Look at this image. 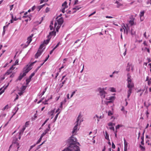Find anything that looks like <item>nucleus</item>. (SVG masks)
<instances>
[{
    "label": "nucleus",
    "instance_id": "obj_39",
    "mask_svg": "<svg viewBox=\"0 0 151 151\" xmlns=\"http://www.w3.org/2000/svg\"><path fill=\"white\" fill-rule=\"evenodd\" d=\"M130 33L132 35H134L135 34V32L133 31L132 29H131Z\"/></svg>",
    "mask_w": 151,
    "mask_h": 151
},
{
    "label": "nucleus",
    "instance_id": "obj_41",
    "mask_svg": "<svg viewBox=\"0 0 151 151\" xmlns=\"http://www.w3.org/2000/svg\"><path fill=\"white\" fill-rule=\"evenodd\" d=\"M44 46V44H41L39 50H41L43 48Z\"/></svg>",
    "mask_w": 151,
    "mask_h": 151
},
{
    "label": "nucleus",
    "instance_id": "obj_24",
    "mask_svg": "<svg viewBox=\"0 0 151 151\" xmlns=\"http://www.w3.org/2000/svg\"><path fill=\"white\" fill-rule=\"evenodd\" d=\"M47 4H44L42 5H40L39 6H38L37 7V9H38V11H39L40 10L45 6L46 5H47Z\"/></svg>",
    "mask_w": 151,
    "mask_h": 151
},
{
    "label": "nucleus",
    "instance_id": "obj_50",
    "mask_svg": "<svg viewBox=\"0 0 151 151\" xmlns=\"http://www.w3.org/2000/svg\"><path fill=\"white\" fill-rule=\"evenodd\" d=\"M49 119H47L44 122V123L42 124V125L41 127H42L44 126V125L46 124V123L47 122Z\"/></svg>",
    "mask_w": 151,
    "mask_h": 151
},
{
    "label": "nucleus",
    "instance_id": "obj_4",
    "mask_svg": "<svg viewBox=\"0 0 151 151\" xmlns=\"http://www.w3.org/2000/svg\"><path fill=\"white\" fill-rule=\"evenodd\" d=\"M106 89V88L104 89V88H99L98 89V90L99 93V95L102 99L106 98V93L104 91V90Z\"/></svg>",
    "mask_w": 151,
    "mask_h": 151
},
{
    "label": "nucleus",
    "instance_id": "obj_40",
    "mask_svg": "<svg viewBox=\"0 0 151 151\" xmlns=\"http://www.w3.org/2000/svg\"><path fill=\"white\" fill-rule=\"evenodd\" d=\"M49 39H47L46 40H45L44 42V44L47 45L49 42Z\"/></svg>",
    "mask_w": 151,
    "mask_h": 151
},
{
    "label": "nucleus",
    "instance_id": "obj_54",
    "mask_svg": "<svg viewBox=\"0 0 151 151\" xmlns=\"http://www.w3.org/2000/svg\"><path fill=\"white\" fill-rule=\"evenodd\" d=\"M55 112V109H54V110H52L50 112L51 115H53V114Z\"/></svg>",
    "mask_w": 151,
    "mask_h": 151
},
{
    "label": "nucleus",
    "instance_id": "obj_48",
    "mask_svg": "<svg viewBox=\"0 0 151 151\" xmlns=\"http://www.w3.org/2000/svg\"><path fill=\"white\" fill-rule=\"evenodd\" d=\"M50 11V8L48 7H47L45 10V12L46 13H47Z\"/></svg>",
    "mask_w": 151,
    "mask_h": 151
},
{
    "label": "nucleus",
    "instance_id": "obj_64",
    "mask_svg": "<svg viewBox=\"0 0 151 151\" xmlns=\"http://www.w3.org/2000/svg\"><path fill=\"white\" fill-rule=\"evenodd\" d=\"M35 74V73H34L33 72L32 73V74L30 75L29 76H30V77H31L32 78V77L34 76Z\"/></svg>",
    "mask_w": 151,
    "mask_h": 151
},
{
    "label": "nucleus",
    "instance_id": "obj_38",
    "mask_svg": "<svg viewBox=\"0 0 151 151\" xmlns=\"http://www.w3.org/2000/svg\"><path fill=\"white\" fill-rule=\"evenodd\" d=\"M26 127H23V128L21 130L20 132L19 133V134H20L21 133H23L24 130H25Z\"/></svg>",
    "mask_w": 151,
    "mask_h": 151
},
{
    "label": "nucleus",
    "instance_id": "obj_46",
    "mask_svg": "<svg viewBox=\"0 0 151 151\" xmlns=\"http://www.w3.org/2000/svg\"><path fill=\"white\" fill-rule=\"evenodd\" d=\"M27 40L29 41V43H30L32 40V38L30 37H28L27 39Z\"/></svg>",
    "mask_w": 151,
    "mask_h": 151
},
{
    "label": "nucleus",
    "instance_id": "obj_28",
    "mask_svg": "<svg viewBox=\"0 0 151 151\" xmlns=\"http://www.w3.org/2000/svg\"><path fill=\"white\" fill-rule=\"evenodd\" d=\"M10 108V107L8 105H7L2 109V110L4 111L6 109H7L9 108Z\"/></svg>",
    "mask_w": 151,
    "mask_h": 151
},
{
    "label": "nucleus",
    "instance_id": "obj_6",
    "mask_svg": "<svg viewBox=\"0 0 151 151\" xmlns=\"http://www.w3.org/2000/svg\"><path fill=\"white\" fill-rule=\"evenodd\" d=\"M63 19L62 18H60L56 20L54 25L55 28L56 27L57 25L59 27H60L63 22Z\"/></svg>",
    "mask_w": 151,
    "mask_h": 151
},
{
    "label": "nucleus",
    "instance_id": "obj_13",
    "mask_svg": "<svg viewBox=\"0 0 151 151\" xmlns=\"http://www.w3.org/2000/svg\"><path fill=\"white\" fill-rule=\"evenodd\" d=\"M42 51L40 50H38L37 53L35 54V57L36 58H37L38 57L40 56L42 53Z\"/></svg>",
    "mask_w": 151,
    "mask_h": 151
},
{
    "label": "nucleus",
    "instance_id": "obj_22",
    "mask_svg": "<svg viewBox=\"0 0 151 151\" xmlns=\"http://www.w3.org/2000/svg\"><path fill=\"white\" fill-rule=\"evenodd\" d=\"M78 145L80 146V144L76 141V151H80V148Z\"/></svg>",
    "mask_w": 151,
    "mask_h": 151
},
{
    "label": "nucleus",
    "instance_id": "obj_21",
    "mask_svg": "<svg viewBox=\"0 0 151 151\" xmlns=\"http://www.w3.org/2000/svg\"><path fill=\"white\" fill-rule=\"evenodd\" d=\"M134 18L132 17L131 19L129 21V23L131 26L133 25L134 24Z\"/></svg>",
    "mask_w": 151,
    "mask_h": 151
},
{
    "label": "nucleus",
    "instance_id": "obj_56",
    "mask_svg": "<svg viewBox=\"0 0 151 151\" xmlns=\"http://www.w3.org/2000/svg\"><path fill=\"white\" fill-rule=\"evenodd\" d=\"M115 145L114 143L113 142H112V148L113 149H114L115 148Z\"/></svg>",
    "mask_w": 151,
    "mask_h": 151
},
{
    "label": "nucleus",
    "instance_id": "obj_25",
    "mask_svg": "<svg viewBox=\"0 0 151 151\" xmlns=\"http://www.w3.org/2000/svg\"><path fill=\"white\" fill-rule=\"evenodd\" d=\"M10 15L11 16V18L12 19H14V20L15 21H17L18 20V19L16 18V17L15 16L14 18H13V14L12 12L10 13Z\"/></svg>",
    "mask_w": 151,
    "mask_h": 151
},
{
    "label": "nucleus",
    "instance_id": "obj_51",
    "mask_svg": "<svg viewBox=\"0 0 151 151\" xmlns=\"http://www.w3.org/2000/svg\"><path fill=\"white\" fill-rule=\"evenodd\" d=\"M29 124V122H26L25 124L24 127H27L28 126V125Z\"/></svg>",
    "mask_w": 151,
    "mask_h": 151
},
{
    "label": "nucleus",
    "instance_id": "obj_45",
    "mask_svg": "<svg viewBox=\"0 0 151 151\" xmlns=\"http://www.w3.org/2000/svg\"><path fill=\"white\" fill-rule=\"evenodd\" d=\"M37 144H36V143L35 144H34V145H32L30 146V148L29 149V151H30V150L32 149L33 147H35V145H37Z\"/></svg>",
    "mask_w": 151,
    "mask_h": 151
},
{
    "label": "nucleus",
    "instance_id": "obj_29",
    "mask_svg": "<svg viewBox=\"0 0 151 151\" xmlns=\"http://www.w3.org/2000/svg\"><path fill=\"white\" fill-rule=\"evenodd\" d=\"M145 12L144 11H143L140 12L139 14V16L140 17H144V14L145 13Z\"/></svg>",
    "mask_w": 151,
    "mask_h": 151
},
{
    "label": "nucleus",
    "instance_id": "obj_44",
    "mask_svg": "<svg viewBox=\"0 0 151 151\" xmlns=\"http://www.w3.org/2000/svg\"><path fill=\"white\" fill-rule=\"evenodd\" d=\"M19 109V108L17 107H15L14 109L13 110V111H16V112H17Z\"/></svg>",
    "mask_w": 151,
    "mask_h": 151
},
{
    "label": "nucleus",
    "instance_id": "obj_9",
    "mask_svg": "<svg viewBox=\"0 0 151 151\" xmlns=\"http://www.w3.org/2000/svg\"><path fill=\"white\" fill-rule=\"evenodd\" d=\"M108 125L109 127V129L111 130L114 131V126L115 124L111 122H110L108 124Z\"/></svg>",
    "mask_w": 151,
    "mask_h": 151
},
{
    "label": "nucleus",
    "instance_id": "obj_27",
    "mask_svg": "<svg viewBox=\"0 0 151 151\" xmlns=\"http://www.w3.org/2000/svg\"><path fill=\"white\" fill-rule=\"evenodd\" d=\"M105 138L106 139H107L108 141H110V139L109 138V135L108 133L106 132V135L105 136Z\"/></svg>",
    "mask_w": 151,
    "mask_h": 151
},
{
    "label": "nucleus",
    "instance_id": "obj_62",
    "mask_svg": "<svg viewBox=\"0 0 151 151\" xmlns=\"http://www.w3.org/2000/svg\"><path fill=\"white\" fill-rule=\"evenodd\" d=\"M50 130H49V129L47 128L44 131V132L46 134Z\"/></svg>",
    "mask_w": 151,
    "mask_h": 151
},
{
    "label": "nucleus",
    "instance_id": "obj_1",
    "mask_svg": "<svg viewBox=\"0 0 151 151\" xmlns=\"http://www.w3.org/2000/svg\"><path fill=\"white\" fill-rule=\"evenodd\" d=\"M76 125L73 128L72 132V135L68 140V142L70 144L69 146L64 149L62 151H76Z\"/></svg>",
    "mask_w": 151,
    "mask_h": 151
},
{
    "label": "nucleus",
    "instance_id": "obj_31",
    "mask_svg": "<svg viewBox=\"0 0 151 151\" xmlns=\"http://www.w3.org/2000/svg\"><path fill=\"white\" fill-rule=\"evenodd\" d=\"M109 90L110 91L112 92H116V90L115 88L113 87H111L109 88Z\"/></svg>",
    "mask_w": 151,
    "mask_h": 151
},
{
    "label": "nucleus",
    "instance_id": "obj_53",
    "mask_svg": "<svg viewBox=\"0 0 151 151\" xmlns=\"http://www.w3.org/2000/svg\"><path fill=\"white\" fill-rule=\"evenodd\" d=\"M60 27H59L58 25H57V26H56L55 28H56V31L57 32H58V29L60 28ZM54 28H55V27H54Z\"/></svg>",
    "mask_w": 151,
    "mask_h": 151
},
{
    "label": "nucleus",
    "instance_id": "obj_37",
    "mask_svg": "<svg viewBox=\"0 0 151 151\" xmlns=\"http://www.w3.org/2000/svg\"><path fill=\"white\" fill-rule=\"evenodd\" d=\"M42 137H41V136L40 137L39 139L37 141L36 143V144H39L40 142H41V141L42 139Z\"/></svg>",
    "mask_w": 151,
    "mask_h": 151
},
{
    "label": "nucleus",
    "instance_id": "obj_8",
    "mask_svg": "<svg viewBox=\"0 0 151 151\" xmlns=\"http://www.w3.org/2000/svg\"><path fill=\"white\" fill-rule=\"evenodd\" d=\"M105 99L106 100H110L109 101H107L108 103H110L112 102V101L114 100L115 97L113 96L106 97L105 98Z\"/></svg>",
    "mask_w": 151,
    "mask_h": 151
},
{
    "label": "nucleus",
    "instance_id": "obj_20",
    "mask_svg": "<svg viewBox=\"0 0 151 151\" xmlns=\"http://www.w3.org/2000/svg\"><path fill=\"white\" fill-rule=\"evenodd\" d=\"M124 150H127V147L128 143L126 142V140L124 139Z\"/></svg>",
    "mask_w": 151,
    "mask_h": 151
},
{
    "label": "nucleus",
    "instance_id": "obj_47",
    "mask_svg": "<svg viewBox=\"0 0 151 151\" xmlns=\"http://www.w3.org/2000/svg\"><path fill=\"white\" fill-rule=\"evenodd\" d=\"M139 147L142 150H145V148L141 145H140Z\"/></svg>",
    "mask_w": 151,
    "mask_h": 151
},
{
    "label": "nucleus",
    "instance_id": "obj_18",
    "mask_svg": "<svg viewBox=\"0 0 151 151\" xmlns=\"http://www.w3.org/2000/svg\"><path fill=\"white\" fill-rule=\"evenodd\" d=\"M145 91V89H140L139 90H138L137 91V93H140L139 94V96H141L143 93V92H144Z\"/></svg>",
    "mask_w": 151,
    "mask_h": 151
},
{
    "label": "nucleus",
    "instance_id": "obj_57",
    "mask_svg": "<svg viewBox=\"0 0 151 151\" xmlns=\"http://www.w3.org/2000/svg\"><path fill=\"white\" fill-rule=\"evenodd\" d=\"M14 4H13V5L10 6V11H11L12 10V9L14 7Z\"/></svg>",
    "mask_w": 151,
    "mask_h": 151
},
{
    "label": "nucleus",
    "instance_id": "obj_17",
    "mask_svg": "<svg viewBox=\"0 0 151 151\" xmlns=\"http://www.w3.org/2000/svg\"><path fill=\"white\" fill-rule=\"evenodd\" d=\"M115 4H117L116 6L117 8H119L121 7L123 5L120 3L118 1H116L115 2Z\"/></svg>",
    "mask_w": 151,
    "mask_h": 151
},
{
    "label": "nucleus",
    "instance_id": "obj_32",
    "mask_svg": "<svg viewBox=\"0 0 151 151\" xmlns=\"http://www.w3.org/2000/svg\"><path fill=\"white\" fill-rule=\"evenodd\" d=\"M67 2L66 1H65L62 4V7H65L67 8Z\"/></svg>",
    "mask_w": 151,
    "mask_h": 151
},
{
    "label": "nucleus",
    "instance_id": "obj_19",
    "mask_svg": "<svg viewBox=\"0 0 151 151\" xmlns=\"http://www.w3.org/2000/svg\"><path fill=\"white\" fill-rule=\"evenodd\" d=\"M10 24V23H7V22H6V25L3 27V35L5 33V28H7V27H8V26H9V25Z\"/></svg>",
    "mask_w": 151,
    "mask_h": 151
},
{
    "label": "nucleus",
    "instance_id": "obj_49",
    "mask_svg": "<svg viewBox=\"0 0 151 151\" xmlns=\"http://www.w3.org/2000/svg\"><path fill=\"white\" fill-rule=\"evenodd\" d=\"M66 8H65V7H62V9H61V11L62 12L64 13V12H65V9Z\"/></svg>",
    "mask_w": 151,
    "mask_h": 151
},
{
    "label": "nucleus",
    "instance_id": "obj_35",
    "mask_svg": "<svg viewBox=\"0 0 151 151\" xmlns=\"http://www.w3.org/2000/svg\"><path fill=\"white\" fill-rule=\"evenodd\" d=\"M47 88V87H45V88L44 89V90L41 93V96H42V95H43L44 94V93L46 91Z\"/></svg>",
    "mask_w": 151,
    "mask_h": 151
},
{
    "label": "nucleus",
    "instance_id": "obj_12",
    "mask_svg": "<svg viewBox=\"0 0 151 151\" xmlns=\"http://www.w3.org/2000/svg\"><path fill=\"white\" fill-rule=\"evenodd\" d=\"M26 73H24V72L23 73H21L19 76L16 80V81H17L18 80L20 81L24 76H26Z\"/></svg>",
    "mask_w": 151,
    "mask_h": 151
},
{
    "label": "nucleus",
    "instance_id": "obj_43",
    "mask_svg": "<svg viewBox=\"0 0 151 151\" xmlns=\"http://www.w3.org/2000/svg\"><path fill=\"white\" fill-rule=\"evenodd\" d=\"M21 45L23 46V48H25L27 47L28 45L26 44L22 45Z\"/></svg>",
    "mask_w": 151,
    "mask_h": 151
},
{
    "label": "nucleus",
    "instance_id": "obj_26",
    "mask_svg": "<svg viewBox=\"0 0 151 151\" xmlns=\"http://www.w3.org/2000/svg\"><path fill=\"white\" fill-rule=\"evenodd\" d=\"M8 85L7 86H6V87H5L3 89L2 88H1L0 89V90H1V91L0 92V95H1L3 93H4V90L6 89V88H7V87L8 86Z\"/></svg>",
    "mask_w": 151,
    "mask_h": 151
},
{
    "label": "nucleus",
    "instance_id": "obj_42",
    "mask_svg": "<svg viewBox=\"0 0 151 151\" xmlns=\"http://www.w3.org/2000/svg\"><path fill=\"white\" fill-rule=\"evenodd\" d=\"M108 115L109 116H111L113 115V113L111 111H109L108 112Z\"/></svg>",
    "mask_w": 151,
    "mask_h": 151
},
{
    "label": "nucleus",
    "instance_id": "obj_7",
    "mask_svg": "<svg viewBox=\"0 0 151 151\" xmlns=\"http://www.w3.org/2000/svg\"><path fill=\"white\" fill-rule=\"evenodd\" d=\"M122 27L124 29V33L127 35L129 31V25L128 24H126V25H125L124 24H123L122 26Z\"/></svg>",
    "mask_w": 151,
    "mask_h": 151
},
{
    "label": "nucleus",
    "instance_id": "obj_3",
    "mask_svg": "<svg viewBox=\"0 0 151 151\" xmlns=\"http://www.w3.org/2000/svg\"><path fill=\"white\" fill-rule=\"evenodd\" d=\"M127 87L128 88H133L134 86V84L131 79V76L129 73L127 74Z\"/></svg>",
    "mask_w": 151,
    "mask_h": 151
},
{
    "label": "nucleus",
    "instance_id": "obj_5",
    "mask_svg": "<svg viewBox=\"0 0 151 151\" xmlns=\"http://www.w3.org/2000/svg\"><path fill=\"white\" fill-rule=\"evenodd\" d=\"M37 62V61L32 63L29 65H27V67L24 68V73H26L27 74L30 70H31L32 67V66L36 62Z\"/></svg>",
    "mask_w": 151,
    "mask_h": 151
},
{
    "label": "nucleus",
    "instance_id": "obj_61",
    "mask_svg": "<svg viewBox=\"0 0 151 151\" xmlns=\"http://www.w3.org/2000/svg\"><path fill=\"white\" fill-rule=\"evenodd\" d=\"M46 134L45 133V132H43V133L41 135V136H41V137H43L44 135H45Z\"/></svg>",
    "mask_w": 151,
    "mask_h": 151
},
{
    "label": "nucleus",
    "instance_id": "obj_55",
    "mask_svg": "<svg viewBox=\"0 0 151 151\" xmlns=\"http://www.w3.org/2000/svg\"><path fill=\"white\" fill-rule=\"evenodd\" d=\"M66 101V99H65L63 101H62L61 102V103L63 104H65Z\"/></svg>",
    "mask_w": 151,
    "mask_h": 151
},
{
    "label": "nucleus",
    "instance_id": "obj_63",
    "mask_svg": "<svg viewBox=\"0 0 151 151\" xmlns=\"http://www.w3.org/2000/svg\"><path fill=\"white\" fill-rule=\"evenodd\" d=\"M75 93V91H73L71 93V94L70 96V98H71L72 97V96H73L74 95V94Z\"/></svg>",
    "mask_w": 151,
    "mask_h": 151
},
{
    "label": "nucleus",
    "instance_id": "obj_23",
    "mask_svg": "<svg viewBox=\"0 0 151 151\" xmlns=\"http://www.w3.org/2000/svg\"><path fill=\"white\" fill-rule=\"evenodd\" d=\"M97 118V121L98 122H99V119H102L103 118V116H98L97 115H96L94 117V118Z\"/></svg>",
    "mask_w": 151,
    "mask_h": 151
},
{
    "label": "nucleus",
    "instance_id": "obj_59",
    "mask_svg": "<svg viewBox=\"0 0 151 151\" xmlns=\"http://www.w3.org/2000/svg\"><path fill=\"white\" fill-rule=\"evenodd\" d=\"M81 8V7H80L79 6H76V11L79 10Z\"/></svg>",
    "mask_w": 151,
    "mask_h": 151
},
{
    "label": "nucleus",
    "instance_id": "obj_11",
    "mask_svg": "<svg viewBox=\"0 0 151 151\" xmlns=\"http://www.w3.org/2000/svg\"><path fill=\"white\" fill-rule=\"evenodd\" d=\"M14 67L13 66L11 67L9 69L7 70V72L5 73V75H8L10 74L12 72V71L14 69Z\"/></svg>",
    "mask_w": 151,
    "mask_h": 151
},
{
    "label": "nucleus",
    "instance_id": "obj_10",
    "mask_svg": "<svg viewBox=\"0 0 151 151\" xmlns=\"http://www.w3.org/2000/svg\"><path fill=\"white\" fill-rule=\"evenodd\" d=\"M131 69L132 70H133V66L132 64H130L129 63H128L127 64L126 70L127 71H129Z\"/></svg>",
    "mask_w": 151,
    "mask_h": 151
},
{
    "label": "nucleus",
    "instance_id": "obj_33",
    "mask_svg": "<svg viewBox=\"0 0 151 151\" xmlns=\"http://www.w3.org/2000/svg\"><path fill=\"white\" fill-rule=\"evenodd\" d=\"M53 25V22L52 21L51 22L50 25V29L51 30L54 29V27H53L52 26Z\"/></svg>",
    "mask_w": 151,
    "mask_h": 151
},
{
    "label": "nucleus",
    "instance_id": "obj_34",
    "mask_svg": "<svg viewBox=\"0 0 151 151\" xmlns=\"http://www.w3.org/2000/svg\"><path fill=\"white\" fill-rule=\"evenodd\" d=\"M26 86H22L21 88V91L24 92V91L26 89Z\"/></svg>",
    "mask_w": 151,
    "mask_h": 151
},
{
    "label": "nucleus",
    "instance_id": "obj_30",
    "mask_svg": "<svg viewBox=\"0 0 151 151\" xmlns=\"http://www.w3.org/2000/svg\"><path fill=\"white\" fill-rule=\"evenodd\" d=\"M31 78H32L30 77V76H29V78L26 79V81L27 82V85L30 82Z\"/></svg>",
    "mask_w": 151,
    "mask_h": 151
},
{
    "label": "nucleus",
    "instance_id": "obj_58",
    "mask_svg": "<svg viewBox=\"0 0 151 151\" xmlns=\"http://www.w3.org/2000/svg\"><path fill=\"white\" fill-rule=\"evenodd\" d=\"M81 68H82V69L81 70V71H80V72L81 73H82L83 71V68H84V65H82V64H81Z\"/></svg>",
    "mask_w": 151,
    "mask_h": 151
},
{
    "label": "nucleus",
    "instance_id": "obj_36",
    "mask_svg": "<svg viewBox=\"0 0 151 151\" xmlns=\"http://www.w3.org/2000/svg\"><path fill=\"white\" fill-rule=\"evenodd\" d=\"M60 44V42H58L56 45L53 49L51 50L52 52L54 51V50L56 49L59 45Z\"/></svg>",
    "mask_w": 151,
    "mask_h": 151
},
{
    "label": "nucleus",
    "instance_id": "obj_2",
    "mask_svg": "<svg viewBox=\"0 0 151 151\" xmlns=\"http://www.w3.org/2000/svg\"><path fill=\"white\" fill-rule=\"evenodd\" d=\"M83 121V119L82 118V115H81V113L80 112L77 118V120L76 121V132L79 129V128H78L77 126H80L81 122H82Z\"/></svg>",
    "mask_w": 151,
    "mask_h": 151
},
{
    "label": "nucleus",
    "instance_id": "obj_60",
    "mask_svg": "<svg viewBox=\"0 0 151 151\" xmlns=\"http://www.w3.org/2000/svg\"><path fill=\"white\" fill-rule=\"evenodd\" d=\"M96 13V12L95 11H94V12H93L92 13H91V14H90L89 15V17H90L91 16H92V15H93L94 14H95Z\"/></svg>",
    "mask_w": 151,
    "mask_h": 151
},
{
    "label": "nucleus",
    "instance_id": "obj_52",
    "mask_svg": "<svg viewBox=\"0 0 151 151\" xmlns=\"http://www.w3.org/2000/svg\"><path fill=\"white\" fill-rule=\"evenodd\" d=\"M87 78H88L87 76H85L84 78V81H87Z\"/></svg>",
    "mask_w": 151,
    "mask_h": 151
},
{
    "label": "nucleus",
    "instance_id": "obj_15",
    "mask_svg": "<svg viewBox=\"0 0 151 151\" xmlns=\"http://www.w3.org/2000/svg\"><path fill=\"white\" fill-rule=\"evenodd\" d=\"M13 145L14 146L15 148H17V150H15V151H17L18 149L20 147V145L17 142H15L14 144H13Z\"/></svg>",
    "mask_w": 151,
    "mask_h": 151
},
{
    "label": "nucleus",
    "instance_id": "obj_16",
    "mask_svg": "<svg viewBox=\"0 0 151 151\" xmlns=\"http://www.w3.org/2000/svg\"><path fill=\"white\" fill-rule=\"evenodd\" d=\"M129 90H128L127 91V98L129 99L131 95V94L132 92V88H128Z\"/></svg>",
    "mask_w": 151,
    "mask_h": 151
},
{
    "label": "nucleus",
    "instance_id": "obj_14",
    "mask_svg": "<svg viewBox=\"0 0 151 151\" xmlns=\"http://www.w3.org/2000/svg\"><path fill=\"white\" fill-rule=\"evenodd\" d=\"M56 32L55 31H53L49 33V35L48 36V38H51V37L53 36H55Z\"/></svg>",
    "mask_w": 151,
    "mask_h": 151
}]
</instances>
